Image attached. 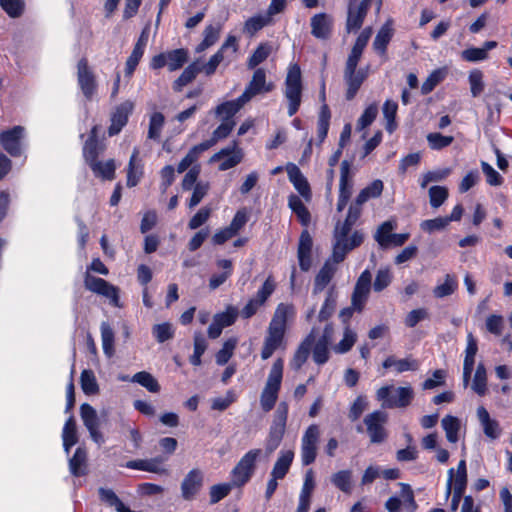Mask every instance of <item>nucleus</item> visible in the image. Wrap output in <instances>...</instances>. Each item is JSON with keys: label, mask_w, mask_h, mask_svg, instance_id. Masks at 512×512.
<instances>
[{"label": "nucleus", "mask_w": 512, "mask_h": 512, "mask_svg": "<svg viewBox=\"0 0 512 512\" xmlns=\"http://www.w3.org/2000/svg\"><path fill=\"white\" fill-rule=\"evenodd\" d=\"M382 365L385 369L394 368L397 373L415 371L419 367L418 362L411 357L397 359L395 356L387 357Z\"/></svg>", "instance_id": "obj_27"}, {"label": "nucleus", "mask_w": 512, "mask_h": 512, "mask_svg": "<svg viewBox=\"0 0 512 512\" xmlns=\"http://www.w3.org/2000/svg\"><path fill=\"white\" fill-rule=\"evenodd\" d=\"M383 182L374 180L369 186L362 189L356 197L358 204H364L371 198L379 197L383 191Z\"/></svg>", "instance_id": "obj_44"}, {"label": "nucleus", "mask_w": 512, "mask_h": 512, "mask_svg": "<svg viewBox=\"0 0 512 512\" xmlns=\"http://www.w3.org/2000/svg\"><path fill=\"white\" fill-rule=\"evenodd\" d=\"M201 71L197 63H193L186 67L181 75L174 81L173 89L181 91L184 86L193 81L196 75Z\"/></svg>", "instance_id": "obj_43"}, {"label": "nucleus", "mask_w": 512, "mask_h": 512, "mask_svg": "<svg viewBox=\"0 0 512 512\" xmlns=\"http://www.w3.org/2000/svg\"><path fill=\"white\" fill-rule=\"evenodd\" d=\"M319 437L320 430L316 424H312L306 429L301 440V459L303 465H309L315 461Z\"/></svg>", "instance_id": "obj_11"}, {"label": "nucleus", "mask_w": 512, "mask_h": 512, "mask_svg": "<svg viewBox=\"0 0 512 512\" xmlns=\"http://www.w3.org/2000/svg\"><path fill=\"white\" fill-rule=\"evenodd\" d=\"M77 77L83 94L87 99H91L96 89V82L94 74L89 69L88 62L84 58L78 62Z\"/></svg>", "instance_id": "obj_18"}, {"label": "nucleus", "mask_w": 512, "mask_h": 512, "mask_svg": "<svg viewBox=\"0 0 512 512\" xmlns=\"http://www.w3.org/2000/svg\"><path fill=\"white\" fill-rule=\"evenodd\" d=\"M336 298L337 295L334 288H330L327 291L325 301L318 315V319L320 321H326L334 313L336 307Z\"/></svg>", "instance_id": "obj_50"}, {"label": "nucleus", "mask_w": 512, "mask_h": 512, "mask_svg": "<svg viewBox=\"0 0 512 512\" xmlns=\"http://www.w3.org/2000/svg\"><path fill=\"white\" fill-rule=\"evenodd\" d=\"M234 487L236 486L232 481L211 486L209 490V503L212 505L218 503L225 498Z\"/></svg>", "instance_id": "obj_48"}, {"label": "nucleus", "mask_w": 512, "mask_h": 512, "mask_svg": "<svg viewBox=\"0 0 512 512\" xmlns=\"http://www.w3.org/2000/svg\"><path fill=\"white\" fill-rule=\"evenodd\" d=\"M398 105L395 101L386 100L382 112L383 116L386 120V130L389 133H392L396 129V113H397Z\"/></svg>", "instance_id": "obj_49"}, {"label": "nucleus", "mask_w": 512, "mask_h": 512, "mask_svg": "<svg viewBox=\"0 0 512 512\" xmlns=\"http://www.w3.org/2000/svg\"><path fill=\"white\" fill-rule=\"evenodd\" d=\"M238 316V311L233 306H228L224 312L217 313L213 319L222 327H228L232 325Z\"/></svg>", "instance_id": "obj_61"}, {"label": "nucleus", "mask_w": 512, "mask_h": 512, "mask_svg": "<svg viewBox=\"0 0 512 512\" xmlns=\"http://www.w3.org/2000/svg\"><path fill=\"white\" fill-rule=\"evenodd\" d=\"M311 34L317 39H328L333 28V17L327 13L314 15L310 21Z\"/></svg>", "instance_id": "obj_19"}, {"label": "nucleus", "mask_w": 512, "mask_h": 512, "mask_svg": "<svg viewBox=\"0 0 512 512\" xmlns=\"http://www.w3.org/2000/svg\"><path fill=\"white\" fill-rule=\"evenodd\" d=\"M164 122L165 118L162 113L155 112L151 115L148 130L149 139L159 140Z\"/></svg>", "instance_id": "obj_55"}, {"label": "nucleus", "mask_w": 512, "mask_h": 512, "mask_svg": "<svg viewBox=\"0 0 512 512\" xmlns=\"http://www.w3.org/2000/svg\"><path fill=\"white\" fill-rule=\"evenodd\" d=\"M373 3L376 5L377 12H379L382 0H349L345 24L347 33L356 32L362 27L368 9Z\"/></svg>", "instance_id": "obj_6"}, {"label": "nucleus", "mask_w": 512, "mask_h": 512, "mask_svg": "<svg viewBox=\"0 0 512 512\" xmlns=\"http://www.w3.org/2000/svg\"><path fill=\"white\" fill-rule=\"evenodd\" d=\"M353 182L350 176V164L343 161L340 167V183H339V197L350 199L352 194Z\"/></svg>", "instance_id": "obj_33"}, {"label": "nucleus", "mask_w": 512, "mask_h": 512, "mask_svg": "<svg viewBox=\"0 0 512 512\" xmlns=\"http://www.w3.org/2000/svg\"><path fill=\"white\" fill-rule=\"evenodd\" d=\"M272 52V46L269 43L260 44L253 52L251 57L248 59V67L250 69L255 68L260 63L265 61Z\"/></svg>", "instance_id": "obj_51"}, {"label": "nucleus", "mask_w": 512, "mask_h": 512, "mask_svg": "<svg viewBox=\"0 0 512 512\" xmlns=\"http://www.w3.org/2000/svg\"><path fill=\"white\" fill-rule=\"evenodd\" d=\"M102 347L107 357L114 355V332L107 322H102L101 327Z\"/></svg>", "instance_id": "obj_45"}, {"label": "nucleus", "mask_w": 512, "mask_h": 512, "mask_svg": "<svg viewBox=\"0 0 512 512\" xmlns=\"http://www.w3.org/2000/svg\"><path fill=\"white\" fill-rule=\"evenodd\" d=\"M97 126H94L91 130V135L84 145V156L86 161L90 163L95 160L98 155V144H97Z\"/></svg>", "instance_id": "obj_59"}, {"label": "nucleus", "mask_w": 512, "mask_h": 512, "mask_svg": "<svg viewBox=\"0 0 512 512\" xmlns=\"http://www.w3.org/2000/svg\"><path fill=\"white\" fill-rule=\"evenodd\" d=\"M143 175V166L139 159V149L134 148L127 168V186H136Z\"/></svg>", "instance_id": "obj_25"}, {"label": "nucleus", "mask_w": 512, "mask_h": 512, "mask_svg": "<svg viewBox=\"0 0 512 512\" xmlns=\"http://www.w3.org/2000/svg\"><path fill=\"white\" fill-rule=\"evenodd\" d=\"M87 453L85 449L78 447L69 461L70 471L74 476H80L85 473Z\"/></svg>", "instance_id": "obj_42"}, {"label": "nucleus", "mask_w": 512, "mask_h": 512, "mask_svg": "<svg viewBox=\"0 0 512 512\" xmlns=\"http://www.w3.org/2000/svg\"><path fill=\"white\" fill-rule=\"evenodd\" d=\"M302 75L299 65L290 64L285 78L284 95L288 101V115L293 116L299 109L302 99Z\"/></svg>", "instance_id": "obj_3"}, {"label": "nucleus", "mask_w": 512, "mask_h": 512, "mask_svg": "<svg viewBox=\"0 0 512 512\" xmlns=\"http://www.w3.org/2000/svg\"><path fill=\"white\" fill-rule=\"evenodd\" d=\"M478 351V345L475 337L470 332L467 335V345L465 349V357L463 362V385L467 387L474 368L475 356Z\"/></svg>", "instance_id": "obj_21"}, {"label": "nucleus", "mask_w": 512, "mask_h": 512, "mask_svg": "<svg viewBox=\"0 0 512 512\" xmlns=\"http://www.w3.org/2000/svg\"><path fill=\"white\" fill-rule=\"evenodd\" d=\"M471 388L479 396L487 393V372L483 363H479L476 368Z\"/></svg>", "instance_id": "obj_38"}, {"label": "nucleus", "mask_w": 512, "mask_h": 512, "mask_svg": "<svg viewBox=\"0 0 512 512\" xmlns=\"http://www.w3.org/2000/svg\"><path fill=\"white\" fill-rule=\"evenodd\" d=\"M336 268L326 262L315 277L313 294L322 292L335 274Z\"/></svg>", "instance_id": "obj_29"}, {"label": "nucleus", "mask_w": 512, "mask_h": 512, "mask_svg": "<svg viewBox=\"0 0 512 512\" xmlns=\"http://www.w3.org/2000/svg\"><path fill=\"white\" fill-rule=\"evenodd\" d=\"M294 453L291 450L281 451L278 459L276 460L271 476L273 478L283 479L292 464Z\"/></svg>", "instance_id": "obj_28"}, {"label": "nucleus", "mask_w": 512, "mask_h": 512, "mask_svg": "<svg viewBox=\"0 0 512 512\" xmlns=\"http://www.w3.org/2000/svg\"><path fill=\"white\" fill-rule=\"evenodd\" d=\"M441 425L445 431L447 440L450 443H456L458 441V432L460 430L459 419L452 415H446L441 420Z\"/></svg>", "instance_id": "obj_39"}, {"label": "nucleus", "mask_w": 512, "mask_h": 512, "mask_svg": "<svg viewBox=\"0 0 512 512\" xmlns=\"http://www.w3.org/2000/svg\"><path fill=\"white\" fill-rule=\"evenodd\" d=\"M315 329L313 328L310 334L298 346L294 357L291 361V367L299 370L308 359L312 345L315 342Z\"/></svg>", "instance_id": "obj_24"}, {"label": "nucleus", "mask_w": 512, "mask_h": 512, "mask_svg": "<svg viewBox=\"0 0 512 512\" xmlns=\"http://www.w3.org/2000/svg\"><path fill=\"white\" fill-rule=\"evenodd\" d=\"M80 416L87 430L99 427V418L96 410L88 403H84L80 407Z\"/></svg>", "instance_id": "obj_47"}, {"label": "nucleus", "mask_w": 512, "mask_h": 512, "mask_svg": "<svg viewBox=\"0 0 512 512\" xmlns=\"http://www.w3.org/2000/svg\"><path fill=\"white\" fill-rule=\"evenodd\" d=\"M288 205L303 224L306 225L310 221L309 211L297 195L289 196Z\"/></svg>", "instance_id": "obj_53"}, {"label": "nucleus", "mask_w": 512, "mask_h": 512, "mask_svg": "<svg viewBox=\"0 0 512 512\" xmlns=\"http://www.w3.org/2000/svg\"><path fill=\"white\" fill-rule=\"evenodd\" d=\"M286 171L288 174V178L290 182L294 185L295 189L300 193V195L305 198V200H310L311 191L308 181L300 171V169L295 164H288L286 166Z\"/></svg>", "instance_id": "obj_23"}, {"label": "nucleus", "mask_w": 512, "mask_h": 512, "mask_svg": "<svg viewBox=\"0 0 512 512\" xmlns=\"http://www.w3.org/2000/svg\"><path fill=\"white\" fill-rule=\"evenodd\" d=\"M357 335L349 327L344 330L343 339L335 346V351L338 353L348 352L355 344Z\"/></svg>", "instance_id": "obj_63"}, {"label": "nucleus", "mask_w": 512, "mask_h": 512, "mask_svg": "<svg viewBox=\"0 0 512 512\" xmlns=\"http://www.w3.org/2000/svg\"><path fill=\"white\" fill-rule=\"evenodd\" d=\"M188 59L187 50L180 48L166 52L167 67L170 71L180 69Z\"/></svg>", "instance_id": "obj_40"}, {"label": "nucleus", "mask_w": 512, "mask_h": 512, "mask_svg": "<svg viewBox=\"0 0 512 512\" xmlns=\"http://www.w3.org/2000/svg\"><path fill=\"white\" fill-rule=\"evenodd\" d=\"M371 280L372 275L369 270L363 271L357 279L352 293L351 307L345 308L340 312V318L344 322L351 318L353 311L361 312L363 310L370 293Z\"/></svg>", "instance_id": "obj_5"}, {"label": "nucleus", "mask_w": 512, "mask_h": 512, "mask_svg": "<svg viewBox=\"0 0 512 512\" xmlns=\"http://www.w3.org/2000/svg\"><path fill=\"white\" fill-rule=\"evenodd\" d=\"M269 22L270 18L267 15L253 16L246 20L243 30L245 33L252 36L264 26L269 24Z\"/></svg>", "instance_id": "obj_56"}, {"label": "nucleus", "mask_w": 512, "mask_h": 512, "mask_svg": "<svg viewBox=\"0 0 512 512\" xmlns=\"http://www.w3.org/2000/svg\"><path fill=\"white\" fill-rule=\"evenodd\" d=\"M246 104V102L239 96L235 100L226 101L218 105L214 112L215 115L222 119V121L233 120L232 117Z\"/></svg>", "instance_id": "obj_26"}, {"label": "nucleus", "mask_w": 512, "mask_h": 512, "mask_svg": "<svg viewBox=\"0 0 512 512\" xmlns=\"http://www.w3.org/2000/svg\"><path fill=\"white\" fill-rule=\"evenodd\" d=\"M92 171L96 176L102 177L103 179L112 180L115 176V163L114 160L110 159L106 162L97 161L96 159L89 163Z\"/></svg>", "instance_id": "obj_36"}, {"label": "nucleus", "mask_w": 512, "mask_h": 512, "mask_svg": "<svg viewBox=\"0 0 512 512\" xmlns=\"http://www.w3.org/2000/svg\"><path fill=\"white\" fill-rule=\"evenodd\" d=\"M352 226L347 227V222L337 223L335 227L334 237L335 244L333 247L332 258L335 263H340L344 260L348 251L359 246L363 241V234L355 231L351 236L349 233Z\"/></svg>", "instance_id": "obj_2"}, {"label": "nucleus", "mask_w": 512, "mask_h": 512, "mask_svg": "<svg viewBox=\"0 0 512 512\" xmlns=\"http://www.w3.org/2000/svg\"><path fill=\"white\" fill-rule=\"evenodd\" d=\"M396 228L395 220H387L383 222L375 232L374 238L382 248H389V241Z\"/></svg>", "instance_id": "obj_35"}, {"label": "nucleus", "mask_w": 512, "mask_h": 512, "mask_svg": "<svg viewBox=\"0 0 512 512\" xmlns=\"http://www.w3.org/2000/svg\"><path fill=\"white\" fill-rule=\"evenodd\" d=\"M204 483V473L199 468L191 469L180 484L181 497L185 501H193L200 493Z\"/></svg>", "instance_id": "obj_10"}, {"label": "nucleus", "mask_w": 512, "mask_h": 512, "mask_svg": "<svg viewBox=\"0 0 512 512\" xmlns=\"http://www.w3.org/2000/svg\"><path fill=\"white\" fill-rule=\"evenodd\" d=\"M285 333L268 326L267 333L264 338L263 346L261 349V358L263 360L269 359L273 353L281 348L284 344Z\"/></svg>", "instance_id": "obj_20"}, {"label": "nucleus", "mask_w": 512, "mask_h": 512, "mask_svg": "<svg viewBox=\"0 0 512 512\" xmlns=\"http://www.w3.org/2000/svg\"><path fill=\"white\" fill-rule=\"evenodd\" d=\"M132 380L145 387L149 392L157 393L160 391V385L156 378L146 371L136 373Z\"/></svg>", "instance_id": "obj_46"}, {"label": "nucleus", "mask_w": 512, "mask_h": 512, "mask_svg": "<svg viewBox=\"0 0 512 512\" xmlns=\"http://www.w3.org/2000/svg\"><path fill=\"white\" fill-rule=\"evenodd\" d=\"M283 367L284 363L280 358L275 360L271 367L265 387L260 396V404L265 412L270 411L277 401L282 382Z\"/></svg>", "instance_id": "obj_4"}, {"label": "nucleus", "mask_w": 512, "mask_h": 512, "mask_svg": "<svg viewBox=\"0 0 512 512\" xmlns=\"http://www.w3.org/2000/svg\"><path fill=\"white\" fill-rule=\"evenodd\" d=\"M295 316L296 309L293 304L280 303L277 305L268 326L286 333L288 323L292 322Z\"/></svg>", "instance_id": "obj_16"}, {"label": "nucleus", "mask_w": 512, "mask_h": 512, "mask_svg": "<svg viewBox=\"0 0 512 512\" xmlns=\"http://www.w3.org/2000/svg\"><path fill=\"white\" fill-rule=\"evenodd\" d=\"M244 157V152L240 148L238 141L234 140L228 146L222 148L211 156L210 162H220L219 170L226 171L237 166Z\"/></svg>", "instance_id": "obj_9"}, {"label": "nucleus", "mask_w": 512, "mask_h": 512, "mask_svg": "<svg viewBox=\"0 0 512 512\" xmlns=\"http://www.w3.org/2000/svg\"><path fill=\"white\" fill-rule=\"evenodd\" d=\"M288 417V404L280 402L275 411L273 422L269 429V435L266 439V451L268 454L274 452L280 445L286 431V422Z\"/></svg>", "instance_id": "obj_7"}, {"label": "nucleus", "mask_w": 512, "mask_h": 512, "mask_svg": "<svg viewBox=\"0 0 512 512\" xmlns=\"http://www.w3.org/2000/svg\"><path fill=\"white\" fill-rule=\"evenodd\" d=\"M344 79L347 85L346 99L352 100L364 81V75L356 70H345Z\"/></svg>", "instance_id": "obj_30"}, {"label": "nucleus", "mask_w": 512, "mask_h": 512, "mask_svg": "<svg viewBox=\"0 0 512 512\" xmlns=\"http://www.w3.org/2000/svg\"><path fill=\"white\" fill-rule=\"evenodd\" d=\"M393 35V30L388 23L384 24L381 29L378 31L374 42L373 47L375 51L380 54H384L387 48L388 43L390 42Z\"/></svg>", "instance_id": "obj_41"}, {"label": "nucleus", "mask_w": 512, "mask_h": 512, "mask_svg": "<svg viewBox=\"0 0 512 512\" xmlns=\"http://www.w3.org/2000/svg\"><path fill=\"white\" fill-rule=\"evenodd\" d=\"M468 80L472 96H479L484 90L483 73L478 69H474L469 73Z\"/></svg>", "instance_id": "obj_60"}, {"label": "nucleus", "mask_w": 512, "mask_h": 512, "mask_svg": "<svg viewBox=\"0 0 512 512\" xmlns=\"http://www.w3.org/2000/svg\"><path fill=\"white\" fill-rule=\"evenodd\" d=\"M222 25L220 23L207 25L203 31V40L196 47V52L200 53L214 45L219 39Z\"/></svg>", "instance_id": "obj_31"}, {"label": "nucleus", "mask_w": 512, "mask_h": 512, "mask_svg": "<svg viewBox=\"0 0 512 512\" xmlns=\"http://www.w3.org/2000/svg\"><path fill=\"white\" fill-rule=\"evenodd\" d=\"M217 266L224 270L223 273L213 275L209 281L211 290L217 289L221 286L232 274V262L227 259H220L216 262Z\"/></svg>", "instance_id": "obj_37"}, {"label": "nucleus", "mask_w": 512, "mask_h": 512, "mask_svg": "<svg viewBox=\"0 0 512 512\" xmlns=\"http://www.w3.org/2000/svg\"><path fill=\"white\" fill-rule=\"evenodd\" d=\"M458 288V282L454 275L446 274L444 282L438 284L433 289V295L435 298L441 299L452 295Z\"/></svg>", "instance_id": "obj_34"}, {"label": "nucleus", "mask_w": 512, "mask_h": 512, "mask_svg": "<svg viewBox=\"0 0 512 512\" xmlns=\"http://www.w3.org/2000/svg\"><path fill=\"white\" fill-rule=\"evenodd\" d=\"M165 461L166 458L163 456H157L148 459H135L128 461L125 464V467L129 469L154 473L160 476H167L169 475V469L165 466Z\"/></svg>", "instance_id": "obj_14"}, {"label": "nucleus", "mask_w": 512, "mask_h": 512, "mask_svg": "<svg viewBox=\"0 0 512 512\" xmlns=\"http://www.w3.org/2000/svg\"><path fill=\"white\" fill-rule=\"evenodd\" d=\"M430 205L433 208L440 207L448 198V189L443 186H432L429 189Z\"/></svg>", "instance_id": "obj_62"}, {"label": "nucleus", "mask_w": 512, "mask_h": 512, "mask_svg": "<svg viewBox=\"0 0 512 512\" xmlns=\"http://www.w3.org/2000/svg\"><path fill=\"white\" fill-rule=\"evenodd\" d=\"M351 476V471L341 470L332 475L331 481L342 492L350 494L352 490Z\"/></svg>", "instance_id": "obj_52"}, {"label": "nucleus", "mask_w": 512, "mask_h": 512, "mask_svg": "<svg viewBox=\"0 0 512 512\" xmlns=\"http://www.w3.org/2000/svg\"><path fill=\"white\" fill-rule=\"evenodd\" d=\"M274 89L273 83L266 81V72L262 68L254 71L252 79L246 86L244 92L240 95L242 99L248 103L253 97L265 94Z\"/></svg>", "instance_id": "obj_12"}, {"label": "nucleus", "mask_w": 512, "mask_h": 512, "mask_svg": "<svg viewBox=\"0 0 512 512\" xmlns=\"http://www.w3.org/2000/svg\"><path fill=\"white\" fill-rule=\"evenodd\" d=\"M236 345V338H230L227 341H225L223 347L216 354V363L218 365L226 364L232 357Z\"/></svg>", "instance_id": "obj_58"}, {"label": "nucleus", "mask_w": 512, "mask_h": 512, "mask_svg": "<svg viewBox=\"0 0 512 512\" xmlns=\"http://www.w3.org/2000/svg\"><path fill=\"white\" fill-rule=\"evenodd\" d=\"M23 133L24 128L22 126H15L0 134V143L11 156L16 157L21 155V139Z\"/></svg>", "instance_id": "obj_17"}, {"label": "nucleus", "mask_w": 512, "mask_h": 512, "mask_svg": "<svg viewBox=\"0 0 512 512\" xmlns=\"http://www.w3.org/2000/svg\"><path fill=\"white\" fill-rule=\"evenodd\" d=\"M80 383L83 392L87 395L96 394L99 387L92 370H83L80 376Z\"/></svg>", "instance_id": "obj_54"}, {"label": "nucleus", "mask_w": 512, "mask_h": 512, "mask_svg": "<svg viewBox=\"0 0 512 512\" xmlns=\"http://www.w3.org/2000/svg\"><path fill=\"white\" fill-rule=\"evenodd\" d=\"M152 334L159 343H163L173 338L174 328L168 322L156 324L152 327Z\"/></svg>", "instance_id": "obj_57"}, {"label": "nucleus", "mask_w": 512, "mask_h": 512, "mask_svg": "<svg viewBox=\"0 0 512 512\" xmlns=\"http://www.w3.org/2000/svg\"><path fill=\"white\" fill-rule=\"evenodd\" d=\"M62 440L66 453H69L70 448L78 442L77 427L73 416L69 417L64 424Z\"/></svg>", "instance_id": "obj_32"}, {"label": "nucleus", "mask_w": 512, "mask_h": 512, "mask_svg": "<svg viewBox=\"0 0 512 512\" xmlns=\"http://www.w3.org/2000/svg\"><path fill=\"white\" fill-rule=\"evenodd\" d=\"M133 103L125 101L120 104L111 117V124L108 129L110 136L118 134L122 128L127 124L128 116L133 110Z\"/></svg>", "instance_id": "obj_22"}, {"label": "nucleus", "mask_w": 512, "mask_h": 512, "mask_svg": "<svg viewBox=\"0 0 512 512\" xmlns=\"http://www.w3.org/2000/svg\"><path fill=\"white\" fill-rule=\"evenodd\" d=\"M376 398L383 408H406L414 399V390L410 385L400 387L386 385L376 391Z\"/></svg>", "instance_id": "obj_1"}, {"label": "nucleus", "mask_w": 512, "mask_h": 512, "mask_svg": "<svg viewBox=\"0 0 512 512\" xmlns=\"http://www.w3.org/2000/svg\"><path fill=\"white\" fill-rule=\"evenodd\" d=\"M0 6L12 18L19 17L24 10L22 0H0Z\"/></svg>", "instance_id": "obj_64"}, {"label": "nucleus", "mask_w": 512, "mask_h": 512, "mask_svg": "<svg viewBox=\"0 0 512 512\" xmlns=\"http://www.w3.org/2000/svg\"><path fill=\"white\" fill-rule=\"evenodd\" d=\"M260 449H251L245 453L231 471V481L236 487L244 486L253 476L256 462L261 456Z\"/></svg>", "instance_id": "obj_8"}, {"label": "nucleus", "mask_w": 512, "mask_h": 512, "mask_svg": "<svg viewBox=\"0 0 512 512\" xmlns=\"http://www.w3.org/2000/svg\"><path fill=\"white\" fill-rule=\"evenodd\" d=\"M84 285L89 291L110 299L114 306H119L118 288L102 278L86 274Z\"/></svg>", "instance_id": "obj_13"}, {"label": "nucleus", "mask_w": 512, "mask_h": 512, "mask_svg": "<svg viewBox=\"0 0 512 512\" xmlns=\"http://www.w3.org/2000/svg\"><path fill=\"white\" fill-rule=\"evenodd\" d=\"M386 421L387 415L382 411H374L364 418L372 443H381L385 440L386 432L383 425Z\"/></svg>", "instance_id": "obj_15"}]
</instances>
